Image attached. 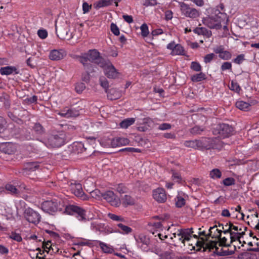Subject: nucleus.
Segmentation results:
<instances>
[{
    "mask_svg": "<svg viewBox=\"0 0 259 259\" xmlns=\"http://www.w3.org/2000/svg\"><path fill=\"white\" fill-rule=\"evenodd\" d=\"M85 89V85L83 83H78L75 86V90L77 93H81Z\"/></svg>",
    "mask_w": 259,
    "mask_h": 259,
    "instance_id": "61",
    "label": "nucleus"
},
{
    "mask_svg": "<svg viewBox=\"0 0 259 259\" xmlns=\"http://www.w3.org/2000/svg\"><path fill=\"white\" fill-rule=\"evenodd\" d=\"M235 183V179L231 177L226 178L222 182V184L225 186H230L234 185Z\"/></svg>",
    "mask_w": 259,
    "mask_h": 259,
    "instance_id": "45",
    "label": "nucleus"
},
{
    "mask_svg": "<svg viewBox=\"0 0 259 259\" xmlns=\"http://www.w3.org/2000/svg\"><path fill=\"white\" fill-rule=\"evenodd\" d=\"M230 89L236 93H239L241 90V88L238 83L237 82H234L233 81H232L231 82Z\"/></svg>",
    "mask_w": 259,
    "mask_h": 259,
    "instance_id": "50",
    "label": "nucleus"
},
{
    "mask_svg": "<svg viewBox=\"0 0 259 259\" xmlns=\"http://www.w3.org/2000/svg\"><path fill=\"white\" fill-rule=\"evenodd\" d=\"M172 178L173 180H175L176 182L178 183H180L182 180L181 176L177 172H173L172 175Z\"/></svg>",
    "mask_w": 259,
    "mask_h": 259,
    "instance_id": "64",
    "label": "nucleus"
},
{
    "mask_svg": "<svg viewBox=\"0 0 259 259\" xmlns=\"http://www.w3.org/2000/svg\"><path fill=\"white\" fill-rule=\"evenodd\" d=\"M233 132L232 126L226 123L217 124L213 129L212 133L218 137L224 139L230 137Z\"/></svg>",
    "mask_w": 259,
    "mask_h": 259,
    "instance_id": "4",
    "label": "nucleus"
},
{
    "mask_svg": "<svg viewBox=\"0 0 259 259\" xmlns=\"http://www.w3.org/2000/svg\"><path fill=\"white\" fill-rule=\"evenodd\" d=\"M115 190L120 194H123L128 192V188L123 184H119L115 186Z\"/></svg>",
    "mask_w": 259,
    "mask_h": 259,
    "instance_id": "39",
    "label": "nucleus"
},
{
    "mask_svg": "<svg viewBox=\"0 0 259 259\" xmlns=\"http://www.w3.org/2000/svg\"><path fill=\"white\" fill-rule=\"evenodd\" d=\"M215 53L219 54V57L224 60L231 59L232 54L228 51H225L223 46H219L213 49Z\"/></svg>",
    "mask_w": 259,
    "mask_h": 259,
    "instance_id": "13",
    "label": "nucleus"
},
{
    "mask_svg": "<svg viewBox=\"0 0 259 259\" xmlns=\"http://www.w3.org/2000/svg\"><path fill=\"white\" fill-rule=\"evenodd\" d=\"M161 222V219L159 218V216L156 215L151 219L147 226V229L152 233V234L154 235L155 237L158 236L160 240H162L160 232L162 227Z\"/></svg>",
    "mask_w": 259,
    "mask_h": 259,
    "instance_id": "5",
    "label": "nucleus"
},
{
    "mask_svg": "<svg viewBox=\"0 0 259 259\" xmlns=\"http://www.w3.org/2000/svg\"><path fill=\"white\" fill-rule=\"evenodd\" d=\"M121 203L126 207L128 205H133L135 203V200L132 196L128 195H125L123 197L121 198Z\"/></svg>",
    "mask_w": 259,
    "mask_h": 259,
    "instance_id": "26",
    "label": "nucleus"
},
{
    "mask_svg": "<svg viewBox=\"0 0 259 259\" xmlns=\"http://www.w3.org/2000/svg\"><path fill=\"white\" fill-rule=\"evenodd\" d=\"M180 6L182 13L186 17L196 18L199 16V13L196 9L191 8L184 2L180 3Z\"/></svg>",
    "mask_w": 259,
    "mask_h": 259,
    "instance_id": "9",
    "label": "nucleus"
},
{
    "mask_svg": "<svg viewBox=\"0 0 259 259\" xmlns=\"http://www.w3.org/2000/svg\"><path fill=\"white\" fill-rule=\"evenodd\" d=\"M163 259H187L185 256L166 251L163 253Z\"/></svg>",
    "mask_w": 259,
    "mask_h": 259,
    "instance_id": "29",
    "label": "nucleus"
},
{
    "mask_svg": "<svg viewBox=\"0 0 259 259\" xmlns=\"http://www.w3.org/2000/svg\"><path fill=\"white\" fill-rule=\"evenodd\" d=\"M185 194L182 192H179L177 196L176 200V205L177 207L181 208L185 205L186 201L183 197Z\"/></svg>",
    "mask_w": 259,
    "mask_h": 259,
    "instance_id": "25",
    "label": "nucleus"
},
{
    "mask_svg": "<svg viewBox=\"0 0 259 259\" xmlns=\"http://www.w3.org/2000/svg\"><path fill=\"white\" fill-rule=\"evenodd\" d=\"M245 60V55L243 54L238 55L236 58L234 59L232 61L236 64H241Z\"/></svg>",
    "mask_w": 259,
    "mask_h": 259,
    "instance_id": "44",
    "label": "nucleus"
},
{
    "mask_svg": "<svg viewBox=\"0 0 259 259\" xmlns=\"http://www.w3.org/2000/svg\"><path fill=\"white\" fill-rule=\"evenodd\" d=\"M228 21L227 14L224 12V7L220 4L213 10L212 15L204 18L203 23L210 28L220 29L222 23H226Z\"/></svg>",
    "mask_w": 259,
    "mask_h": 259,
    "instance_id": "1",
    "label": "nucleus"
},
{
    "mask_svg": "<svg viewBox=\"0 0 259 259\" xmlns=\"http://www.w3.org/2000/svg\"><path fill=\"white\" fill-rule=\"evenodd\" d=\"M105 75L109 78L115 79L119 76V73L109 61H105L101 63Z\"/></svg>",
    "mask_w": 259,
    "mask_h": 259,
    "instance_id": "6",
    "label": "nucleus"
},
{
    "mask_svg": "<svg viewBox=\"0 0 259 259\" xmlns=\"http://www.w3.org/2000/svg\"><path fill=\"white\" fill-rule=\"evenodd\" d=\"M91 229L95 232H103L105 228V224L97 222H93L91 224Z\"/></svg>",
    "mask_w": 259,
    "mask_h": 259,
    "instance_id": "28",
    "label": "nucleus"
},
{
    "mask_svg": "<svg viewBox=\"0 0 259 259\" xmlns=\"http://www.w3.org/2000/svg\"><path fill=\"white\" fill-rule=\"evenodd\" d=\"M192 228L176 229L174 225L172 224L171 226L167 227L164 237L165 239L169 237V239L172 240L174 238H176L178 236V240L185 245V241H189L191 239L194 232Z\"/></svg>",
    "mask_w": 259,
    "mask_h": 259,
    "instance_id": "2",
    "label": "nucleus"
},
{
    "mask_svg": "<svg viewBox=\"0 0 259 259\" xmlns=\"http://www.w3.org/2000/svg\"><path fill=\"white\" fill-rule=\"evenodd\" d=\"M193 31L194 33L198 35H202L207 38H209L212 35V33L210 30H209L206 28L202 27H196L193 30Z\"/></svg>",
    "mask_w": 259,
    "mask_h": 259,
    "instance_id": "22",
    "label": "nucleus"
},
{
    "mask_svg": "<svg viewBox=\"0 0 259 259\" xmlns=\"http://www.w3.org/2000/svg\"><path fill=\"white\" fill-rule=\"evenodd\" d=\"M190 68L192 70L196 72H200L202 70V67L200 63L195 61L191 62Z\"/></svg>",
    "mask_w": 259,
    "mask_h": 259,
    "instance_id": "43",
    "label": "nucleus"
},
{
    "mask_svg": "<svg viewBox=\"0 0 259 259\" xmlns=\"http://www.w3.org/2000/svg\"><path fill=\"white\" fill-rule=\"evenodd\" d=\"M91 5H89L87 2H84L82 4V10L83 13L85 14L88 13L91 9Z\"/></svg>",
    "mask_w": 259,
    "mask_h": 259,
    "instance_id": "60",
    "label": "nucleus"
},
{
    "mask_svg": "<svg viewBox=\"0 0 259 259\" xmlns=\"http://www.w3.org/2000/svg\"><path fill=\"white\" fill-rule=\"evenodd\" d=\"M37 34L40 38L45 39L48 36V32L45 29H39L37 31Z\"/></svg>",
    "mask_w": 259,
    "mask_h": 259,
    "instance_id": "56",
    "label": "nucleus"
},
{
    "mask_svg": "<svg viewBox=\"0 0 259 259\" xmlns=\"http://www.w3.org/2000/svg\"><path fill=\"white\" fill-rule=\"evenodd\" d=\"M117 226L120 228V230L118 231V232L122 234H128L132 232V229L125 226L121 223H118Z\"/></svg>",
    "mask_w": 259,
    "mask_h": 259,
    "instance_id": "34",
    "label": "nucleus"
},
{
    "mask_svg": "<svg viewBox=\"0 0 259 259\" xmlns=\"http://www.w3.org/2000/svg\"><path fill=\"white\" fill-rule=\"evenodd\" d=\"M175 47L173 51L171 52V55L172 56L185 55L184 49L181 45L177 44Z\"/></svg>",
    "mask_w": 259,
    "mask_h": 259,
    "instance_id": "31",
    "label": "nucleus"
},
{
    "mask_svg": "<svg viewBox=\"0 0 259 259\" xmlns=\"http://www.w3.org/2000/svg\"><path fill=\"white\" fill-rule=\"evenodd\" d=\"M94 241L99 244L101 249L103 252L109 254H111L114 252V248L111 245L99 240H94Z\"/></svg>",
    "mask_w": 259,
    "mask_h": 259,
    "instance_id": "19",
    "label": "nucleus"
},
{
    "mask_svg": "<svg viewBox=\"0 0 259 259\" xmlns=\"http://www.w3.org/2000/svg\"><path fill=\"white\" fill-rule=\"evenodd\" d=\"M135 121L134 118H127L122 121L120 125L122 128H127L129 126L132 125Z\"/></svg>",
    "mask_w": 259,
    "mask_h": 259,
    "instance_id": "38",
    "label": "nucleus"
},
{
    "mask_svg": "<svg viewBox=\"0 0 259 259\" xmlns=\"http://www.w3.org/2000/svg\"><path fill=\"white\" fill-rule=\"evenodd\" d=\"M214 56L215 55L213 53L207 54L204 58V62L205 63H210L213 60Z\"/></svg>",
    "mask_w": 259,
    "mask_h": 259,
    "instance_id": "57",
    "label": "nucleus"
},
{
    "mask_svg": "<svg viewBox=\"0 0 259 259\" xmlns=\"http://www.w3.org/2000/svg\"><path fill=\"white\" fill-rule=\"evenodd\" d=\"M9 238L17 242H21L22 240L21 235L19 233L12 232L9 236Z\"/></svg>",
    "mask_w": 259,
    "mask_h": 259,
    "instance_id": "46",
    "label": "nucleus"
},
{
    "mask_svg": "<svg viewBox=\"0 0 259 259\" xmlns=\"http://www.w3.org/2000/svg\"><path fill=\"white\" fill-rule=\"evenodd\" d=\"M250 104L248 103L243 101H238L236 102V106L237 108L241 110L247 111L250 107Z\"/></svg>",
    "mask_w": 259,
    "mask_h": 259,
    "instance_id": "35",
    "label": "nucleus"
},
{
    "mask_svg": "<svg viewBox=\"0 0 259 259\" xmlns=\"http://www.w3.org/2000/svg\"><path fill=\"white\" fill-rule=\"evenodd\" d=\"M252 255L248 252H242L238 255V259H251Z\"/></svg>",
    "mask_w": 259,
    "mask_h": 259,
    "instance_id": "55",
    "label": "nucleus"
},
{
    "mask_svg": "<svg viewBox=\"0 0 259 259\" xmlns=\"http://www.w3.org/2000/svg\"><path fill=\"white\" fill-rule=\"evenodd\" d=\"M217 244V243L214 241H211L206 244L203 241H197L196 243V245L200 247L208 248L209 250L215 248V250H217L218 248L216 246Z\"/></svg>",
    "mask_w": 259,
    "mask_h": 259,
    "instance_id": "24",
    "label": "nucleus"
},
{
    "mask_svg": "<svg viewBox=\"0 0 259 259\" xmlns=\"http://www.w3.org/2000/svg\"><path fill=\"white\" fill-rule=\"evenodd\" d=\"M42 210L48 213L52 214L59 210L58 203L56 200H47L41 204Z\"/></svg>",
    "mask_w": 259,
    "mask_h": 259,
    "instance_id": "11",
    "label": "nucleus"
},
{
    "mask_svg": "<svg viewBox=\"0 0 259 259\" xmlns=\"http://www.w3.org/2000/svg\"><path fill=\"white\" fill-rule=\"evenodd\" d=\"M157 4L156 0H145L143 5L146 7L149 6H155Z\"/></svg>",
    "mask_w": 259,
    "mask_h": 259,
    "instance_id": "63",
    "label": "nucleus"
},
{
    "mask_svg": "<svg viewBox=\"0 0 259 259\" xmlns=\"http://www.w3.org/2000/svg\"><path fill=\"white\" fill-rule=\"evenodd\" d=\"M195 148L198 149H209L214 148V146L208 144L210 140L206 138H203L201 140H195Z\"/></svg>",
    "mask_w": 259,
    "mask_h": 259,
    "instance_id": "17",
    "label": "nucleus"
},
{
    "mask_svg": "<svg viewBox=\"0 0 259 259\" xmlns=\"http://www.w3.org/2000/svg\"><path fill=\"white\" fill-rule=\"evenodd\" d=\"M134 237L139 248L144 251H148L150 250V240L147 235L141 233L138 235L135 236Z\"/></svg>",
    "mask_w": 259,
    "mask_h": 259,
    "instance_id": "8",
    "label": "nucleus"
},
{
    "mask_svg": "<svg viewBox=\"0 0 259 259\" xmlns=\"http://www.w3.org/2000/svg\"><path fill=\"white\" fill-rule=\"evenodd\" d=\"M5 189L11 195L17 196L20 194V190L13 185L8 183L5 185Z\"/></svg>",
    "mask_w": 259,
    "mask_h": 259,
    "instance_id": "27",
    "label": "nucleus"
},
{
    "mask_svg": "<svg viewBox=\"0 0 259 259\" xmlns=\"http://www.w3.org/2000/svg\"><path fill=\"white\" fill-rule=\"evenodd\" d=\"M204 128L199 126H195L190 129V133L192 135H200L203 132Z\"/></svg>",
    "mask_w": 259,
    "mask_h": 259,
    "instance_id": "41",
    "label": "nucleus"
},
{
    "mask_svg": "<svg viewBox=\"0 0 259 259\" xmlns=\"http://www.w3.org/2000/svg\"><path fill=\"white\" fill-rule=\"evenodd\" d=\"M62 116H64L66 117H75L79 115L78 111L73 109H67V111L65 112V111H63L59 113Z\"/></svg>",
    "mask_w": 259,
    "mask_h": 259,
    "instance_id": "33",
    "label": "nucleus"
},
{
    "mask_svg": "<svg viewBox=\"0 0 259 259\" xmlns=\"http://www.w3.org/2000/svg\"><path fill=\"white\" fill-rule=\"evenodd\" d=\"M162 188H158L153 191V198L158 202H162Z\"/></svg>",
    "mask_w": 259,
    "mask_h": 259,
    "instance_id": "36",
    "label": "nucleus"
},
{
    "mask_svg": "<svg viewBox=\"0 0 259 259\" xmlns=\"http://www.w3.org/2000/svg\"><path fill=\"white\" fill-rule=\"evenodd\" d=\"M240 235L241 234L238 232H232L231 233V235L230 236L231 242L239 240L240 238Z\"/></svg>",
    "mask_w": 259,
    "mask_h": 259,
    "instance_id": "53",
    "label": "nucleus"
},
{
    "mask_svg": "<svg viewBox=\"0 0 259 259\" xmlns=\"http://www.w3.org/2000/svg\"><path fill=\"white\" fill-rule=\"evenodd\" d=\"M206 79V75L203 72L200 71L199 73L194 74L191 76V80L193 82H197Z\"/></svg>",
    "mask_w": 259,
    "mask_h": 259,
    "instance_id": "32",
    "label": "nucleus"
},
{
    "mask_svg": "<svg viewBox=\"0 0 259 259\" xmlns=\"http://www.w3.org/2000/svg\"><path fill=\"white\" fill-rule=\"evenodd\" d=\"M33 129L37 134H42L45 130L42 126L39 123H36L33 126Z\"/></svg>",
    "mask_w": 259,
    "mask_h": 259,
    "instance_id": "42",
    "label": "nucleus"
},
{
    "mask_svg": "<svg viewBox=\"0 0 259 259\" xmlns=\"http://www.w3.org/2000/svg\"><path fill=\"white\" fill-rule=\"evenodd\" d=\"M184 145L187 147L195 149L194 140L185 141Z\"/></svg>",
    "mask_w": 259,
    "mask_h": 259,
    "instance_id": "59",
    "label": "nucleus"
},
{
    "mask_svg": "<svg viewBox=\"0 0 259 259\" xmlns=\"http://www.w3.org/2000/svg\"><path fill=\"white\" fill-rule=\"evenodd\" d=\"M110 5L109 2L106 0H100L99 1L97 5V7L98 8H102L104 7L108 6Z\"/></svg>",
    "mask_w": 259,
    "mask_h": 259,
    "instance_id": "58",
    "label": "nucleus"
},
{
    "mask_svg": "<svg viewBox=\"0 0 259 259\" xmlns=\"http://www.w3.org/2000/svg\"><path fill=\"white\" fill-rule=\"evenodd\" d=\"M66 55V52L64 50H53L50 53L49 58L51 60L58 61L64 58Z\"/></svg>",
    "mask_w": 259,
    "mask_h": 259,
    "instance_id": "15",
    "label": "nucleus"
},
{
    "mask_svg": "<svg viewBox=\"0 0 259 259\" xmlns=\"http://www.w3.org/2000/svg\"><path fill=\"white\" fill-rule=\"evenodd\" d=\"M100 82L101 85L105 90L106 92L109 87V82L108 80L105 78H101L100 79Z\"/></svg>",
    "mask_w": 259,
    "mask_h": 259,
    "instance_id": "52",
    "label": "nucleus"
},
{
    "mask_svg": "<svg viewBox=\"0 0 259 259\" xmlns=\"http://www.w3.org/2000/svg\"><path fill=\"white\" fill-rule=\"evenodd\" d=\"M140 29L141 30L142 36L143 37H146L149 33L147 25L145 23L143 24L141 26Z\"/></svg>",
    "mask_w": 259,
    "mask_h": 259,
    "instance_id": "48",
    "label": "nucleus"
},
{
    "mask_svg": "<svg viewBox=\"0 0 259 259\" xmlns=\"http://www.w3.org/2000/svg\"><path fill=\"white\" fill-rule=\"evenodd\" d=\"M149 126L145 123L142 124L138 127V131L140 132H145L148 130Z\"/></svg>",
    "mask_w": 259,
    "mask_h": 259,
    "instance_id": "62",
    "label": "nucleus"
},
{
    "mask_svg": "<svg viewBox=\"0 0 259 259\" xmlns=\"http://www.w3.org/2000/svg\"><path fill=\"white\" fill-rule=\"evenodd\" d=\"M65 136L63 133L52 136L49 141L54 147H59L64 145L65 142Z\"/></svg>",
    "mask_w": 259,
    "mask_h": 259,
    "instance_id": "12",
    "label": "nucleus"
},
{
    "mask_svg": "<svg viewBox=\"0 0 259 259\" xmlns=\"http://www.w3.org/2000/svg\"><path fill=\"white\" fill-rule=\"evenodd\" d=\"M86 212L85 209L75 205H68L66 206L64 210L65 213L74 215L78 221L84 222L88 221Z\"/></svg>",
    "mask_w": 259,
    "mask_h": 259,
    "instance_id": "3",
    "label": "nucleus"
},
{
    "mask_svg": "<svg viewBox=\"0 0 259 259\" xmlns=\"http://www.w3.org/2000/svg\"><path fill=\"white\" fill-rule=\"evenodd\" d=\"M39 163L38 162H31L27 164L26 168L29 170L35 171L39 168Z\"/></svg>",
    "mask_w": 259,
    "mask_h": 259,
    "instance_id": "40",
    "label": "nucleus"
},
{
    "mask_svg": "<svg viewBox=\"0 0 259 259\" xmlns=\"http://www.w3.org/2000/svg\"><path fill=\"white\" fill-rule=\"evenodd\" d=\"M110 29L111 32L115 35H119L120 33L119 29L117 26L113 23H112L110 25Z\"/></svg>",
    "mask_w": 259,
    "mask_h": 259,
    "instance_id": "51",
    "label": "nucleus"
},
{
    "mask_svg": "<svg viewBox=\"0 0 259 259\" xmlns=\"http://www.w3.org/2000/svg\"><path fill=\"white\" fill-rule=\"evenodd\" d=\"M88 55L90 58V62H96L98 63H100L98 61L101 59L102 58L100 57V54L97 50H90L88 53ZM102 62H101V63Z\"/></svg>",
    "mask_w": 259,
    "mask_h": 259,
    "instance_id": "20",
    "label": "nucleus"
},
{
    "mask_svg": "<svg viewBox=\"0 0 259 259\" xmlns=\"http://www.w3.org/2000/svg\"><path fill=\"white\" fill-rule=\"evenodd\" d=\"M70 191L78 197L84 198V193L83 191L82 185L80 183H71L69 186Z\"/></svg>",
    "mask_w": 259,
    "mask_h": 259,
    "instance_id": "14",
    "label": "nucleus"
},
{
    "mask_svg": "<svg viewBox=\"0 0 259 259\" xmlns=\"http://www.w3.org/2000/svg\"><path fill=\"white\" fill-rule=\"evenodd\" d=\"M100 145L104 148H113V138L104 136L99 140Z\"/></svg>",
    "mask_w": 259,
    "mask_h": 259,
    "instance_id": "21",
    "label": "nucleus"
},
{
    "mask_svg": "<svg viewBox=\"0 0 259 259\" xmlns=\"http://www.w3.org/2000/svg\"><path fill=\"white\" fill-rule=\"evenodd\" d=\"M2 151L6 154H12L16 151V146L12 143H6L1 146Z\"/></svg>",
    "mask_w": 259,
    "mask_h": 259,
    "instance_id": "18",
    "label": "nucleus"
},
{
    "mask_svg": "<svg viewBox=\"0 0 259 259\" xmlns=\"http://www.w3.org/2000/svg\"><path fill=\"white\" fill-rule=\"evenodd\" d=\"M104 199L112 206L118 207L121 204L120 199L112 191H107L102 194Z\"/></svg>",
    "mask_w": 259,
    "mask_h": 259,
    "instance_id": "10",
    "label": "nucleus"
},
{
    "mask_svg": "<svg viewBox=\"0 0 259 259\" xmlns=\"http://www.w3.org/2000/svg\"><path fill=\"white\" fill-rule=\"evenodd\" d=\"M220 233V242H219V245L220 246H228L229 245L227 243V238L226 237H221V233L222 231L221 230L219 231Z\"/></svg>",
    "mask_w": 259,
    "mask_h": 259,
    "instance_id": "54",
    "label": "nucleus"
},
{
    "mask_svg": "<svg viewBox=\"0 0 259 259\" xmlns=\"http://www.w3.org/2000/svg\"><path fill=\"white\" fill-rule=\"evenodd\" d=\"M108 216L110 219H111L113 221H119V222H124V218L120 215H116L113 213H109L108 214Z\"/></svg>",
    "mask_w": 259,
    "mask_h": 259,
    "instance_id": "47",
    "label": "nucleus"
},
{
    "mask_svg": "<svg viewBox=\"0 0 259 259\" xmlns=\"http://www.w3.org/2000/svg\"><path fill=\"white\" fill-rule=\"evenodd\" d=\"M129 140L125 138L116 137L113 138V148L124 146L129 143Z\"/></svg>",
    "mask_w": 259,
    "mask_h": 259,
    "instance_id": "23",
    "label": "nucleus"
},
{
    "mask_svg": "<svg viewBox=\"0 0 259 259\" xmlns=\"http://www.w3.org/2000/svg\"><path fill=\"white\" fill-rule=\"evenodd\" d=\"M222 175V172L218 168H214L209 172V177L213 180L221 178Z\"/></svg>",
    "mask_w": 259,
    "mask_h": 259,
    "instance_id": "37",
    "label": "nucleus"
},
{
    "mask_svg": "<svg viewBox=\"0 0 259 259\" xmlns=\"http://www.w3.org/2000/svg\"><path fill=\"white\" fill-rule=\"evenodd\" d=\"M79 61L82 63L85 69L92 67V65L89 63L90 58L87 53H85L79 57Z\"/></svg>",
    "mask_w": 259,
    "mask_h": 259,
    "instance_id": "30",
    "label": "nucleus"
},
{
    "mask_svg": "<svg viewBox=\"0 0 259 259\" xmlns=\"http://www.w3.org/2000/svg\"><path fill=\"white\" fill-rule=\"evenodd\" d=\"M221 70L224 71L227 70L232 71V64L229 62H225L222 63L221 66Z\"/></svg>",
    "mask_w": 259,
    "mask_h": 259,
    "instance_id": "49",
    "label": "nucleus"
},
{
    "mask_svg": "<svg viewBox=\"0 0 259 259\" xmlns=\"http://www.w3.org/2000/svg\"><path fill=\"white\" fill-rule=\"evenodd\" d=\"M23 215L26 220L30 223L36 225L40 221V215L30 207H28L25 209Z\"/></svg>",
    "mask_w": 259,
    "mask_h": 259,
    "instance_id": "7",
    "label": "nucleus"
},
{
    "mask_svg": "<svg viewBox=\"0 0 259 259\" xmlns=\"http://www.w3.org/2000/svg\"><path fill=\"white\" fill-rule=\"evenodd\" d=\"M0 73L2 75H16L19 73L18 68L13 66H8L0 68Z\"/></svg>",
    "mask_w": 259,
    "mask_h": 259,
    "instance_id": "16",
    "label": "nucleus"
}]
</instances>
